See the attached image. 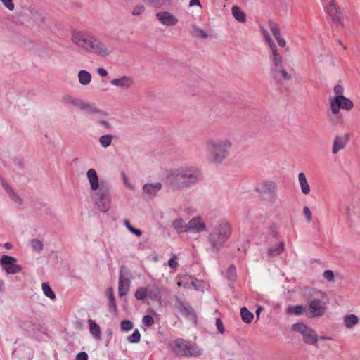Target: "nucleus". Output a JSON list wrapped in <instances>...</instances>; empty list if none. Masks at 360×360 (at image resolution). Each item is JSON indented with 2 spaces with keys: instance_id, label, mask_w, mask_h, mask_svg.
Returning a JSON list of instances; mask_svg holds the SVG:
<instances>
[{
  "instance_id": "obj_17",
  "label": "nucleus",
  "mask_w": 360,
  "mask_h": 360,
  "mask_svg": "<svg viewBox=\"0 0 360 360\" xmlns=\"http://www.w3.org/2000/svg\"><path fill=\"white\" fill-rule=\"evenodd\" d=\"M349 140V134H345L343 136H336L333 144L332 152L333 154L338 153L340 150L345 148L347 142Z\"/></svg>"
},
{
  "instance_id": "obj_41",
  "label": "nucleus",
  "mask_w": 360,
  "mask_h": 360,
  "mask_svg": "<svg viewBox=\"0 0 360 360\" xmlns=\"http://www.w3.org/2000/svg\"><path fill=\"white\" fill-rule=\"evenodd\" d=\"M112 139H113L112 135L105 134V135H102L101 136L99 137L98 141L103 147L107 148L111 145Z\"/></svg>"
},
{
  "instance_id": "obj_56",
  "label": "nucleus",
  "mask_w": 360,
  "mask_h": 360,
  "mask_svg": "<svg viewBox=\"0 0 360 360\" xmlns=\"http://www.w3.org/2000/svg\"><path fill=\"white\" fill-rule=\"evenodd\" d=\"M6 8L9 11H13L15 8L13 0H0Z\"/></svg>"
},
{
  "instance_id": "obj_50",
  "label": "nucleus",
  "mask_w": 360,
  "mask_h": 360,
  "mask_svg": "<svg viewBox=\"0 0 360 360\" xmlns=\"http://www.w3.org/2000/svg\"><path fill=\"white\" fill-rule=\"evenodd\" d=\"M145 11V6L143 4H138L133 8L131 14L134 16H139Z\"/></svg>"
},
{
  "instance_id": "obj_39",
  "label": "nucleus",
  "mask_w": 360,
  "mask_h": 360,
  "mask_svg": "<svg viewBox=\"0 0 360 360\" xmlns=\"http://www.w3.org/2000/svg\"><path fill=\"white\" fill-rule=\"evenodd\" d=\"M269 27L270 30L271 31L276 40L282 37L281 34L280 27L277 23L274 22L272 20H269Z\"/></svg>"
},
{
  "instance_id": "obj_36",
  "label": "nucleus",
  "mask_w": 360,
  "mask_h": 360,
  "mask_svg": "<svg viewBox=\"0 0 360 360\" xmlns=\"http://www.w3.org/2000/svg\"><path fill=\"white\" fill-rule=\"evenodd\" d=\"M284 250V243L280 242L278 244L269 248V255L271 257H275L281 254Z\"/></svg>"
},
{
  "instance_id": "obj_49",
  "label": "nucleus",
  "mask_w": 360,
  "mask_h": 360,
  "mask_svg": "<svg viewBox=\"0 0 360 360\" xmlns=\"http://www.w3.org/2000/svg\"><path fill=\"white\" fill-rule=\"evenodd\" d=\"M227 278L233 281L236 277V269L234 265H231L227 269Z\"/></svg>"
},
{
  "instance_id": "obj_47",
  "label": "nucleus",
  "mask_w": 360,
  "mask_h": 360,
  "mask_svg": "<svg viewBox=\"0 0 360 360\" xmlns=\"http://www.w3.org/2000/svg\"><path fill=\"white\" fill-rule=\"evenodd\" d=\"M31 245L32 248L38 252H40L44 248L43 243L38 239H32L31 240Z\"/></svg>"
},
{
  "instance_id": "obj_27",
  "label": "nucleus",
  "mask_w": 360,
  "mask_h": 360,
  "mask_svg": "<svg viewBox=\"0 0 360 360\" xmlns=\"http://www.w3.org/2000/svg\"><path fill=\"white\" fill-rule=\"evenodd\" d=\"M233 18L240 22H245L247 20L245 13L238 6H233L231 9Z\"/></svg>"
},
{
  "instance_id": "obj_40",
  "label": "nucleus",
  "mask_w": 360,
  "mask_h": 360,
  "mask_svg": "<svg viewBox=\"0 0 360 360\" xmlns=\"http://www.w3.org/2000/svg\"><path fill=\"white\" fill-rule=\"evenodd\" d=\"M240 315L242 320L247 323H251L253 319L254 315L252 312L249 311L247 308L243 307L240 309Z\"/></svg>"
},
{
  "instance_id": "obj_8",
  "label": "nucleus",
  "mask_w": 360,
  "mask_h": 360,
  "mask_svg": "<svg viewBox=\"0 0 360 360\" xmlns=\"http://www.w3.org/2000/svg\"><path fill=\"white\" fill-rule=\"evenodd\" d=\"M294 331L301 333L303 336V340L309 345H314L318 341V336L315 330L308 327L303 323H297L292 326Z\"/></svg>"
},
{
  "instance_id": "obj_43",
  "label": "nucleus",
  "mask_w": 360,
  "mask_h": 360,
  "mask_svg": "<svg viewBox=\"0 0 360 360\" xmlns=\"http://www.w3.org/2000/svg\"><path fill=\"white\" fill-rule=\"evenodd\" d=\"M134 296L138 300H143L146 297H148L147 289L144 288H139L135 292Z\"/></svg>"
},
{
  "instance_id": "obj_48",
  "label": "nucleus",
  "mask_w": 360,
  "mask_h": 360,
  "mask_svg": "<svg viewBox=\"0 0 360 360\" xmlns=\"http://www.w3.org/2000/svg\"><path fill=\"white\" fill-rule=\"evenodd\" d=\"M179 311L182 315L187 317L193 314V309L188 303Z\"/></svg>"
},
{
  "instance_id": "obj_26",
  "label": "nucleus",
  "mask_w": 360,
  "mask_h": 360,
  "mask_svg": "<svg viewBox=\"0 0 360 360\" xmlns=\"http://www.w3.org/2000/svg\"><path fill=\"white\" fill-rule=\"evenodd\" d=\"M345 326L347 329H352L359 323V318L355 314H347L343 317Z\"/></svg>"
},
{
  "instance_id": "obj_44",
  "label": "nucleus",
  "mask_w": 360,
  "mask_h": 360,
  "mask_svg": "<svg viewBox=\"0 0 360 360\" xmlns=\"http://www.w3.org/2000/svg\"><path fill=\"white\" fill-rule=\"evenodd\" d=\"M140 340L141 334L137 329H136L133 333L127 338V340L131 343H138L140 342Z\"/></svg>"
},
{
  "instance_id": "obj_59",
  "label": "nucleus",
  "mask_w": 360,
  "mask_h": 360,
  "mask_svg": "<svg viewBox=\"0 0 360 360\" xmlns=\"http://www.w3.org/2000/svg\"><path fill=\"white\" fill-rule=\"evenodd\" d=\"M175 259L176 256H174V257L169 259L168 261V265L172 269H176L178 266V263Z\"/></svg>"
},
{
  "instance_id": "obj_16",
  "label": "nucleus",
  "mask_w": 360,
  "mask_h": 360,
  "mask_svg": "<svg viewBox=\"0 0 360 360\" xmlns=\"http://www.w3.org/2000/svg\"><path fill=\"white\" fill-rule=\"evenodd\" d=\"M156 17L162 25L167 26L174 25L178 22L177 18L167 11L159 12L156 14Z\"/></svg>"
},
{
  "instance_id": "obj_20",
  "label": "nucleus",
  "mask_w": 360,
  "mask_h": 360,
  "mask_svg": "<svg viewBox=\"0 0 360 360\" xmlns=\"http://www.w3.org/2000/svg\"><path fill=\"white\" fill-rule=\"evenodd\" d=\"M86 177L92 191H96L97 188L101 186V181L99 182L97 173L94 169H90L87 171Z\"/></svg>"
},
{
  "instance_id": "obj_1",
  "label": "nucleus",
  "mask_w": 360,
  "mask_h": 360,
  "mask_svg": "<svg viewBox=\"0 0 360 360\" xmlns=\"http://www.w3.org/2000/svg\"><path fill=\"white\" fill-rule=\"evenodd\" d=\"M201 171L193 166H181L172 169L166 176L169 186L174 190L190 188L201 179Z\"/></svg>"
},
{
  "instance_id": "obj_30",
  "label": "nucleus",
  "mask_w": 360,
  "mask_h": 360,
  "mask_svg": "<svg viewBox=\"0 0 360 360\" xmlns=\"http://www.w3.org/2000/svg\"><path fill=\"white\" fill-rule=\"evenodd\" d=\"M91 78V75L86 70H82L78 72L79 82L83 86L89 84Z\"/></svg>"
},
{
  "instance_id": "obj_10",
  "label": "nucleus",
  "mask_w": 360,
  "mask_h": 360,
  "mask_svg": "<svg viewBox=\"0 0 360 360\" xmlns=\"http://www.w3.org/2000/svg\"><path fill=\"white\" fill-rule=\"evenodd\" d=\"M130 272L124 266H121L119 272L118 294L123 297L129 290L130 287Z\"/></svg>"
},
{
  "instance_id": "obj_12",
  "label": "nucleus",
  "mask_w": 360,
  "mask_h": 360,
  "mask_svg": "<svg viewBox=\"0 0 360 360\" xmlns=\"http://www.w3.org/2000/svg\"><path fill=\"white\" fill-rule=\"evenodd\" d=\"M16 262L15 257L4 255L0 259V264L4 266V269L7 274H15L22 271V267L16 264Z\"/></svg>"
},
{
  "instance_id": "obj_61",
  "label": "nucleus",
  "mask_w": 360,
  "mask_h": 360,
  "mask_svg": "<svg viewBox=\"0 0 360 360\" xmlns=\"http://www.w3.org/2000/svg\"><path fill=\"white\" fill-rule=\"evenodd\" d=\"M98 74L101 77H106L108 75V72L103 68H98L97 69Z\"/></svg>"
},
{
  "instance_id": "obj_55",
  "label": "nucleus",
  "mask_w": 360,
  "mask_h": 360,
  "mask_svg": "<svg viewBox=\"0 0 360 360\" xmlns=\"http://www.w3.org/2000/svg\"><path fill=\"white\" fill-rule=\"evenodd\" d=\"M303 214L307 219V221L308 223L311 222V221L312 219V214L308 207H304L303 208Z\"/></svg>"
},
{
  "instance_id": "obj_35",
  "label": "nucleus",
  "mask_w": 360,
  "mask_h": 360,
  "mask_svg": "<svg viewBox=\"0 0 360 360\" xmlns=\"http://www.w3.org/2000/svg\"><path fill=\"white\" fill-rule=\"evenodd\" d=\"M262 32L263 34L266 42L269 46L270 53L274 52V51H278L276 45L273 41L267 30H265L264 28H262Z\"/></svg>"
},
{
  "instance_id": "obj_42",
  "label": "nucleus",
  "mask_w": 360,
  "mask_h": 360,
  "mask_svg": "<svg viewBox=\"0 0 360 360\" xmlns=\"http://www.w3.org/2000/svg\"><path fill=\"white\" fill-rule=\"evenodd\" d=\"M42 290L44 294L49 298L53 300L56 298V295L54 292L51 290L49 283H43L41 285Z\"/></svg>"
},
{
  "instance_id": "obj_57",
  "label": "nucleus",
  "mask_w": 360,
  "mask_h": 360,
  "mask_svg": "<svg viewBox=\"0 0 360 360\" xmlns=\"http://www.w3.org/2000/svg\"><path fill=\"white\" fill-rule=\"evenodd\" d=\"M216 326H217V330H219V332L220 333H224V328L223 323H222V321L221 319H219V318L217 319Z\"/></svg>"
},
{
  "instance_id": "obj_11",
  "label": "nucleus",
  "mask_w": 360,
  "mask_h": 360,
  "mask_svg": "<svg viewBox=\"0 0 360 360\" xmlns=\"http://www.w3.org/2000/svg\"><path fill=\"white\" fill-rule=\"evenodd\" d=\"M93 36L88 32L73 31L71 34V40L78 47L86 51Z\"/></svg>"
},
{
  "instance_id": "obj_34",
  "label": "nucleus",
  "mask_w": 360,
  "mask_h": 360,
  "mask_svg": "<svg viewBox=\"0 0 360 360\" xmlns=\"http://www.w3.org/2000/svg\"><path fill=\"white\" fill-rule=\"evenodd\" d=\"M148 4L156 8H167L169 6V0H143Z\"/></svg>"
},
{
  "instance_id": "obj_14",
  "label": "nucleus",
  "mask_w": 360,
  "mask_h": 360,
  "mask_svg": "<svg viewBox=\"0 0 360 360\" xmlns=\"http://www.w3.org/2000/svg\"><path fill=\"white\" fill-rule=\"evenodd\" d=\"M338 104L339 105H337L335 104V101H330V109L333 115H338L341 108L349 111L354 107L353 102L346 97H344L343 99L339 100Z\"/></svg>"
},
{
  "instance_id": "obj_53",
  "label": "nucleus",
  "mask_w": 360,
  "mask_h": 360,
  "mask_svg": "<svg viewBox=\"0 0 360 360\" xmlns=\"http://www.w3.org/2000/svg\"><path fill=\"white\" fill-rule=\"evenodd\" d=\"M186 304L181 297L178 296L174 297V305L176 309L179 311L181 310Z\"/></svg>"
},
{
  "instance_id": "obj_31",
  "label": "nucleus",
  "mask_w": 360,
  "mask_h": 360,
  "mask_svg": "<svg viewBox=\"0 0 360 360\" xmlns=\"http://www.w3.org/2000/svg\"><path fill=\"white\" fill-rule=\"evenodd\" d=\"M88 323L89 326V330L92 335L99 340L101 338V329L100 326L91 319L88 320Z\"/></svg>"
},
{
  "instance_id": "obj_54",
  "label": "nucleus",
  "mask_w": 360,
  "mask_h": 360,
  "mask_svg": "<svg viewBox=\"0 0 360 360\" xmlns=\"http://www.w3.org/2000/svg\"><path fill=\"white\" fill-rule=\"evenodd\" d=\"M142 321L143 323L148 327L151 326L154 323V319L150 315L144 316Z\"/></svg>"
},
{
  "instance_id": "obj_62",
  "label": "nucleus",
  "mask_w": 360,
  "mask_h": 360,
  "mask_svg": "<svg viewBox=\"0 0 360 360\" xmlns=\"http://www.w3.org/2000/svg\"><path fill=\"white\" fill-rule=\"evenodd\" d=\"M132 233L137 236H141L142 234V231L140 229H137L134 228V226L129 230Z\"/></svg>"
},
{
  "instance_id": "obj_60",
  "label": "nucleus",
  "mask_w": 360,
  "mask_h": 360,
  "mask_svg": "<svg viewBox=\"0 0 360 360\" xmlns=\"http://www.w3.org/2000/svg\"><path fill=\"white\" fill-rule=\"evenodd\" d=\"M76 360H88V354L84 352H79L76 356Z\"/></svg>"
},
{
  "instance_id": "obj_22",
  "label": "nucleus",
  "mask_w": 360,
  "mask_h": 360,
  "mask_svg": "<svg viewBox=\"0 0 360 360\" xmlns=\"http://www.w3.org/2000/svg\"><path fill=\"white\" fill-rule=\"evenodd\" d=\"M162 188V184L160 182L145 184L143 190L145 193L148 195H155Z\"/></svg>"
},
{
  "instance_id": "obj_15",
  "label": "nucleus",
  "mask_w": 360,
  "mask_h": 360,
  "mask_svg": "<svg viewBox=\"0 0 360 360\" xmlns=\"http://www.w3.org/2000/svg\"><path fill=\"white\" fill-rule=\"evenodd\" d=\"M186 226V232L198 233L206 230V226L200 217L191 219Z\"/></svg>"
},
{
  "instance_id": "obj_33",
  "label": "nucleus",
  "mask_w": 360,
  "mask_h": 360,
  "mask_svg": "<svg viewBox=\"0 0 360 360\" xmlns=\"http://www.w3.org/2000/svg\"><path fill=\"white\" fill-rule=\"evenodd\" d=\"M333 91L335 94V96L330 101H335V104L338 105H339V100L343 99V98L345 97L343 96L344 88L342 85L337 84L334 86Z\"/></svg>"
},
{
  "instance_id": "obj_2",
  "label": "nucleus",
  "mask_w": 360,
  "mask_h": 360,
  "mask_svg": "<svg viewBox=\"0 0 360 360\" xmlns=\"http://www.w3.org/2000/svg\"><path fill=\"white\" fill-rule=\"evenodd\" d=\"M205 146L210 154V162L219 165L229 155L232 142L226 137L210 136L205 139Z\"/></svg>"
},
{
  "instance_id": "obj_37",
  "label": "nucleus",
  "mask_w": 360,
  "mask_h": 360,
  "mask_svg": "<svg viewBox=\"0 0 360 360\" xmlns=\"http://www.w3.org/2000/svg\"><path fill=\"white\" fill-rule=\"evenodd\" d=\"M172 227L179 233L186 232V224L181 218L175 219L172 223Z\"/></svg>"
},
{
  "instance_id": "obj_29",
  "label": "nucleus",
  "mask_w": 360,
  "mask_h": 360,
  "mask_svg": "<svg viewBox=\"0 0 360 360\" xmlns=\"http://www.w3.org/2000/svg\"><path fill=\"white\" fill-rule=\"evenodd\" d=\"M298 181L302 192L305 195L309 194L310 192V187L306 179L305 174L303 172H300L298 174Z\"/></svg>"
},
{
  "instance_id": "obj_58",
  "label": "nucleus",
  "mask_w": 360,
  "mask_h": 360,
  "mask_svg": "<svg viewBox=\"0 0 360 360\" xmlns=\"http://www.w3.org/2000/svg\"><path fill=\"white\" fill-rule=\"evenodd\" d=\"M14 162H15V165L19 168V169H24V161L22 158H15L14 159Z\"/></svg>"
},
{
  "instance_id": "obj_32",
  "label": "nucleus",
  "mask_w": 360,
  "mask_h": 360,
  "mask_svg": "<svg viewBox=\"0 0 360 360\" xmlns=\"http://www.w3.org/2000/svg\"><path fill=\"white\" fill-rule=\"evenodd\" d=\"M3 187L7 192L10 198L15 202L22 204V200L17 194V193L7 184H3Z\"/></svg>"
},
{
  "instance_id": "obj_7",
  "label": "nucleus",
  "mask_w": 360,
  "mask_h": 360,
  "mask_svg": "<svg viewBox=\"0 0 360 360\" xmlns=\"http://www.w3.org/2000/svg\"><path fill=\"white\" fill-rule=\"evenodd\" d=\"M169 347L173 352L177 356H197L199 354L196 353L194 345H191L184 339H177L169 344Z\"/></svg>"
},
{
  "instance_id": "obj_13",
  "label": "nucleus",
  "mask_w": 360,
  "mask_h": 360,
  "mask_svg": "<svg viewBox=\"0 0 360 360\" xmlns=\"http://www.w3.org/2000/svg\"><path fill=\"white\" fill-rule=\"evenodd\" d=\"M327 13L331 18L333 22L343 24L342 14L340 11V8L335 2V0H332L330 4L327 7Z\"/></svg>"
},
{
  "instance_id": "obj_3",
  "label": "nucleus",
  "mask_w": 360,
  "mask_h": 360,
  "mask_svg": "<svg viewBox=\"0 0 360 360\" xmlns=\"http://www.w3.org/2000/svg\"><path fill=\"white\" fill-rule=\"evenodd\" d=\"M232 232L229 223L220 221L213 226L207 236V241L212 252H218L229 240Z\"/></svg>"
},
{
  "instance_id": "obj_24",
  "label": "nucleus",
  "mask_w": 360,
  "mask_h": 360,
  "mask_svg": "<svg viewBox=\"0 0 360 360\" xmlns=\"http://www.w3.org/2000/svg\"><path fill=\"white\" fill-rule=\"evenodd\" d=\"M83 100L73 97L69 94H64L62 96V102L65 105H71L79 109Z\"/></svg>"
},
{
  "instance_id": "obj_64",
  "label": "nucleus",
  "mask_w": 360,
  "mask_h": 360,
  "mask_svg": "<svg viewBox=\"0 0 360 360\" xmlns=\"http://www.w3.org/2000/svg\"><path fill=\"white\" fill-rule=\"evenodd\" d=\"M189 6H198L201 7V4H200V0H191L190 3H189Z\"/></svg>"
},
{
  "instance_id": "obj_19",
  "label": "nucleus",
  "mask_w": 360,
  "mask_h": 360,
  "mask_svg": "<svg viewBox=\"0 0 360 360\" xmlns=\"http://www.w3.org/2000/svg\"><path fill=\"white\" fill-rule=\"evenodd\" d=\"M80 110L86 111L91 115H105L106 113L96 107L94 103H88L82 101V105L79 108Z\"/></svg>"
},
{
  "instance_id": "obj_18",
  "label": "nucleus",
  "mask_w": 360,
  "mask_h": 360,
  "mask_svg": "<svg viewBox=\"0 0 360 360\" xmlns=\"http://www.w3.org/2000/svg\"><path fill=\"white\" fill-rule=\"evenodd\" d=\"M110 83L119 88L129 89L134 84V79L131 77L123 76L111 80Z\"/></svg>"
},
{
  "instance_id": "obj_5",
  "label": "nucleus",
  "mask_w": 360,
  "mask_h": 360,
  "mask_svg": "<svg viewBox=\"0 0 360 360\" xmlns=\"http://www.w3.org/2000/svg\"><path fill=\"white\" fill-rule=\"evenodd\" d=\"M94 191L93 199L97 208L103 212H108L111 206L110 188L109 184L105 181H101V186Z\"/></svg>"
},
{
  "instance_id": "obj_25",
  "label": "nucleus",
  "mask_w": 360,
  "mask_h": 360,
  "mask_svg": "<svg viewBox=\"0 0 360 360\" xmlns=\"http://www.w3.org/2000/svg\"><path fill=\"white\" fill-rule=\"evenodd\" d=\"M106 295L108 297V300H109L108 306H109L110 311L111 312L116 314L117 311V305H116L115 297L114 296L113 288L111 287L108 288L106 290Z\"/></svg>"
},
{
  "instance_id": "obj_28",
  "label": "nucleus",
  "mask_w": 360,
  "mask_h": 360,
  "mask_svg": "<svg viewBox=\"0 0 360 360\" xmlns=\"http://www.w3.org/2000/svg\"><path fill=\"white\" fill-rule=\"evenodd\" d=\"M285 312L287 314H294L296 316H300L303 314L304 312L307 313V308L303 305H290L287 307Z\"/></svg>"
},
{
  "instance_id": "obj_38",
  "label": "nucleus",
  "mask_w": 360,
  "mask_h": 360,
  "mask_svg": "<svg viewBox=\"0 0 360 360\" xmlns=\"http://www.w3.org/2000/svg\"><path fill=\"white\" fill-rule=\"evenodd\" d=\"M148 297L152 300H158L160 298V289L153 285L149 286L147 288Z\"/></svg>"
},
{
  "instance_id": "obj_46",
  "label": "nucleus",
  "mask_w": 360,
  "mask_h": 360,
  "mask_svg": "<svg viewBox=\"0 0 360 360\" xmlns=\"http://www.w3.org/2000/svg\"><path fill=\"white\" fill-rule=\"evenodd\" d=\"M98 40L99 39L94 35L86 51L94 53Z\"/></svg>"
},
{
  "instance_id": "obj_9",
  "label": "nucleus",
  "mask_w": 360,
  "mask_h": 360,
  "mask_svg": "<svg viewBox=\"0 0 360 360\" xmlns=\"http://www.w3.org/2000/svg\"><path fill=\"white\" fill-rule=\"evenodd\" d=\"M306 308L307 316L309 318L323 316L327 309L326 302L319 298H315L309 301Z\"/></svg>"
},
{
  "instance_id": "obj_51",
  "label": "nucleus",
  "mask_w": 360,
  "mask_h": 360,
  "mask_svg": "<svg viewBox=\"0 0 360 360\" xmlns=\"http://www.w3.org/2000/svg\"><path fill=\"white\" fill-rule=\"evenodd\" d=\"M120 328L122 331H129L133 328V323L129 320H124L120 323Z\"/></svg>"
},
{
  "instance_id": "obj_4",
  "label": "nucleus",
  "mask_w": 360,
  "mask_h": 360,
  "mask_svg": "<svg viewBox=\"0 0 360 360\" xmlns=\"http://www.w3.org/2000/svg\"><path fill=\"white\" fill-rule=\"evenodd\" d=\"M270 74L276 83L290 81L292 77L283 67V59L278 51L269 53Z\"/></svg>"
},
{
  "instance_id": "obj_21",
  "label": "nucleus",
  "mask_w": 360,
  "mask_h": 360,
  "mask_svg": "<svg viewBox=\"0 0 360 360\" xmlns=\"http://www.w3.org/2000/svg\"><path fill=\"white\" fill-rule=\"evenodd\" d=\"M195 281L196 280L195 278L188 275H183L179 277L177 285L179 287H184L185 288H193L195 289H198V287L195 285Z\"/></svg>"
},
{
  "instance_id": "obj_45",
  "label": "nucleus",
  "mask_w": 360,
  "mask_h": 360,
  "mask_svg": "<svg viewBox=\"0 0 360 360\" xmlns=\"http://www.w3.org/2000/svg\"><path fill=\"white\" fill-rule=\"evenodd\" d=\"M192 34L193 37L202 39H206L208 37L207 32L205 30L198 27H195L193 29V30L192 31Z\"/></svg>"
},
{
  "instance_id": "obj_23",
  "label": "nucleus",
  "mask_w": 360,
  "mask_h": 360,
  "mask_svg": "<svg viewBox=\"0 0 360 360\" xmlns=\"http://www.w3.org/2000/svg\"><path fill=\"white\" fill-rule=\"evenodd\" d=\"M111 52L112 51L109 46L104 41L99 39L96 45L94 54L101 57L105 58L108 57L111 53Z\"/></svg>"
},
{
  "instance_id": "obj_52",
  "label": "nucleus",
  "mask_w": 360,
  "mask_h": 360,
  "mask_svg": "<svg viewBox=\"0 0 360 360\" xmlns=\"http://www.w3.org/2000/svg\"><path fill=\"white\" fill-rule=\"evenodd\" d=\"M323 278L328 282H334L335 276L333 271L326 270L323 274Z\"/></svg>"
},
{
  "instance_id": "obj_6",
  "label": "nucleus",
  "mask_w": 360,
  "mask_h": 360,
  "mask_svg": "<svg viewBox=\"0 0 360 360\" xmlns=\"http://www.w3.org/2000/svg\"><path fill=\"white\" fill-rule=\"evenodd\" d=\"M255 191L271 204L276 202L277 199V184L273 180H263L257 184Z\"/></svg>"
},
{
  "instance_id": "obj_63",
  "label": "nucleus",
  "mask_w": 360,
  "mask_h": 360,
  "mask_svg": "<svg viewBox=\"0 0 360 360\" xmlns=\"http://www.w3.org/2000/svg\"><path fill=\"white\" fill-rule=\"evenodd\" d=\"M276 41H277L278 45L280 47H285L286 46V41L283 37H281V38L276 39Z\"/></svg>"
}]
</instances>
